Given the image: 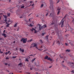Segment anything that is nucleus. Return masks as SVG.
I'll return each instance as SVG.
<instances>
[{"label":"nucleus","instance_id":"51","mask_svg":"<svg viewBox=\"0 0 74 74\" xmlns=\"http://www.w3.org/2000/svg\"><path fill=\"white\" fill-rule=\"evenodd\" d=\"M5 30H4L3 31V33H5Z\"/></svg>","mask_w":74,"mask_h":74},{"label":"nucleus","instance_id":"54","mask_svg":"<svg viewBox=\"0 0 74 74\" xmlns=\"http://www.w3.org/2000/svg\"><path fill=\"white\" fill-rule=\"evenodd\" d=\"M52 66H50L49 67V68H51V67H52Z\"/></svg>","mask_w":74,"mask_h":74},{"label":"nucleus","instance_id":"20","mask_svg":"<svg viewBox=\"0 0 74 74\" xmlns=\"http://www.w3.org/2000/svg\"><path fill=\"white\" fill-rule=\"evenodd\" d=\"M49 36V35H47L46 36V38L47 39V40H48V36Z\"/></svg>","mask_w":74,"mask_h":74},{"label":"nucleus","instance_id":"46","mask_svg":"<svg viewBox=\"0 0 74 74\" xmlns=\"http://www.w3.org/2000/svg\"><path fill=\"white\" fill-rule=\"evenodd\" d=\"M48 15V13H47V14H46V16H47Z\"/></svg>","mask_w":74,"mask_h":74},{"label":"nucleus","instance_id":"63","mask_svg":"<svg viewBox=\"0 0 74 74\" xmlns=\"http://www.w3.org/2000/svg\"><path fill=\"white\" fill-rule=\"evenodd\" d=\"M7 21L8 22H10V21L8 20V21Z\"/></svg>","mask_w":74,"mask_h":74},{"label":"nucleus","instance_id":"13","mask_svg":"<svg viewBox=\"0 0 74 74\" xmlns=\"http://www.w3.org/2000/svg\"><path fill=\"white\" fill-rule=\"evenodd\" d=\"M57 44H58V45H60V41H59V40H58V41L57 42H56Z\"/></svg>","mask_w":74,"mask_h":74},{"label":"nucleus","instance_id":"26","mask_svg":"<svg viewBox=\"0 0 74 74\" xmlns=\"http://www.w3.org/2000/svg\"><path fill=\"white\" fill-rule=\"evenodd\" d=\"M22 64L21 63H19V64H18V66H21V65H22Z\"/></svg>","mask_w":74,"mask_h":74},{"label":"nucleus","instance_id":"15","mask_svg":"<svg viewBox=\"0 0 74 74\" xmlns=\"http://www.w3.org/2000/svg\"><path fill=\"white\" fill-rule=\"evenodd\" d=\"M66 52H70V50L67 49L66 50Z\"/></svg>","mask_w":74,"mask_h":74},{"label":"nucleus","instance_id":"24","mask_svg":"<svg viewBox=\"0 0 74 74\" xmlns=\"http://www.w3.org/2000/svg\"><path fill=\"white\" fill-rule=\"evenodd\" d=\"M7 15L8 16H10V13H8Z\"/></svg>","mask_w":74,"mask_h":74},{"label":"nucleus","instance_id":"50","mask_svg":"<svg viewBox=\"0 0 74 74\" xmlns=\"http://www.w3.org/2000/svg\"><path fill=\"white\" fill-rule=\"evenodd\" d=\"M16 58V57H13V58Z\"/></svg>","mask_w":74,"mask_h":74},{"label":"nucleus","instance_id":"60","mask_svg":"<svg viewBox=\"0 0 74 74\" xmlns=\"http://www.w3.org/2000/svg\"><path fill=\"white\" fill-rule=\"evenodd\" d=\"M9 2L10 3V2H11V0H9Z\"/></svg>","mask_w":74,"mask_h":74},{"label":"nucleus","instance_id":"16","mask_svg":"<svg viewBox=\"0 0 74 74\" xmlns=\"http://www.w3.org/2000/svg\"><path fill=\"white\" fill-rule=\"evenodd\" d=\"M69 44H70V45H71V46H73V45H74L71 42H69Z\"/></svg>","mask_w":74,"mask_h":74},{"label":"nucleus","instance_id":"43","mask_svg":"<svg viewBox=\"0 0 74 74\" xmlns=\"http://www.w3.org/2000/svg\"><path fill=\"white\" fill-rule=\"evenodd\" d=\"M7 20L6 19L4 20V21H5V22H7Z\"/></svg>","mask_w":74,"mask_h":74},{"label":"nucleus","instance_id":"6","mask_svg":"<svg viewBox=\"0 0 74 74\" xmlns=\"http://www.w3.org/2000/svg\"><path fill=\"white\" fill-rule=\"evenodd\" d=\"M2 35L3 36H4L5 38V37H7V36H6V34H5L3 33L2 34Z\"/></svg>","mask_w":74,"mask_h":74},{"label":"nucleus","instance_id":"49","mask_svg":"<svg viewBox=\"0 0 74 74\" xmlns=\"http://www.w3.org/2000/svg\"><path fill=\"white\" fill-rule=\"evenodd\" d=\"M8 64L7 63H5V65H7Z\"/></svg>","mask_w":74,"mask_h":74},{"label":"nucleus","instance_id":"41","mask_svg":"<svg viewBox=\"0 0 74 74\" xmlns=\"http://www.w3.org/2000/svg\"><path fill=\"white\" fill-rule=\"evenodd\" d=\"M57 10H60V8H58Z\"/></svg>","mask_w":74,"mask_h":74},{"label":"nucleus","instance_id":"42","mask_svg":"<svg viewBox=\"0 0 74 74\" xmlns=\"http://www.w3.org/2000/svg\"><path fill=\"white\" fill-rule=\"evenodd\" d=\"M60 1V0H58L57 2V3H58Z\"/></svg>","mask_w":74,"mask_h":74},{"label":"nucleus","instance_id":"7","mask_svg":"<svg viewBox=\"0 0 74 74\" xmlns=\"http://www.w3.org/2000/svg\"><path fill=\"white\" fill-rule=\"evenodd\" d=\"M7 25H6V27H9V26H10V24H9L8 23Z\"/></svg>","mask_w":74,"mask_h":74},{"label":"nucleus","instance_id":"10","mask_svg":"<svg viewBox=\"0 0 74 74\" xmlns=\"http://www.w3.org/2000/svg\"><path fill=\"white\" fill-rule=\"evenodd\" d=\"M42 26L43 27V28H45L46 27H47V25H46V24Z\"/></svg>","mask_w":74,"mask_h":74},{"label":"nucleus","instance_id":"57","mask_svg":"<svg viewBox=\"0 0 74 74\" xmlns=\"http://www.w3.org/2000/svg\"><path fill=\"white\" fill-rule=\"evenodd\" d=\"M51 25H53V23L51 24Z\"/></svg>","mask_w":74,"mask_h":74},{"label":"nucleus","instance_id":"45","mask_svg":"<svg viewBox=\"0 0 74 74\" xmlns=\"http://www.w3.org/2000/svg\"><path fill=\"white\" fill-rule=\"evenodd\" d=\"M45 34L44 33H43L42 34V35H43V36H44Z\"/></svg>","mask_w":74,"mask_h":74},{"label":"nucleus","instance_id":"3","mask_svg":"<svg viewBox=\"0 0 74 74\" xmlns=\"http://www.w3.org/2000/svg\"><path fill=\"white\" fill-rule=\"evenodd\" d=\"M64 18H65L64 17L62 18L61 21L60 23V25L61 24V27H63V23H64V21H63V20L64 19Z\"/></svg>","mask_w":74,"mask_h":74},{"label":"nucleus","instance_id":"8","mask_svg":"<svg viewBox=\"0 0 74 74\" xmlns=\"http://www.w3.org/2000/svg\"><path fill=\"white\" fill-rule=\"evenodd\" d=\"M73 30V28H71V27H70L69 28V30L70 31H72Z\"/></svg>","mask_w":74,"mask_h":74},{"label":"nucleus","instance_id":"32","mask_svg":"<svg viewBox=\"0 0 74 74\" xmlns=\"http://www.w3.org/2000/svg\"><path fill=\"white\" fill-rule=\"evenodd\" d=\"M25 61H26L27 62H29V60H28L27 59H26Z\"/></svg>","mask_w":74,"mask_h":74},{"label":"nucleus","instance_id":"53","mask_svg":"<svg viewBox=\"0 0 74 74\" xmlns=\"http://www.w3.org/2000/svg\"><path fill=\"white\" fill-rule=\"evenodd\" d=\"M44 51H47V49H45L44 50Z\"/></svg>","mask_w":74,"mask_h":74},{"label":"nucleus","instance_id":"29","mask_svg":"<svg viewBox=\"0 0 74 74\" xmlns=\"http://www.w3.org/2000/svg\"><path fill=\"white\" fill-rule=\"evenodd\" d=\"M25 7V6H23L21 7V8H23Z\"/></svg>","mask_w":74,"mask_h":74},{"label":"nucleus","instance_id":"23","mask_svg":"<svg viewBox=\"0 0 74 74\" xmlns=\"http://www.w3.org/2000/svg\"><path fill=\"white\" fill-rule=\"evenodd\" d=\"M60 13V11H59L57 13V15H59Z\"/></svg>","mask_w":74,"mask_h":74},{"label":"nucleus","instance_id":"5","mask_svg":"<svg viewBox=\"0 0 74 74\" xmlns=\"http://www.w3.org/2000/svg\"><path fill=\"white\" fill-rule=\"evenodd\" d=\"M20 51H21V52H22L23 53L24 52V49H22H22H21V48H20Z\"/></svg>","mask_w":74,"mask_h":74},{"label":"nucleus","instance_id":"39","mask_svg":"<svg viewBox=\"0 0 74 74\" xmlns=\"http://www.w3.org/2000/svg\"><path fill=\"white\" fill-rule=\"evenodd\" d=\"M60 58H63V56H60Z\"/></svg>","mask_w":74,"mask_h":74},{"label":"nucleus","instance_id":"58","mask_svg":"<svg viewBox=\"0 0 74 74\" xmlns=\"http://www.w3.org/2000/svg\"><path fill=\"white\" fill-rule=\"evenodd\" d=\"M19 28H18L17 30V31H18V30H19Z\"/></svg>","mask_w":74,"mask_h":74},{"label":"nucleus","instance_id":"48","mask_svg":"<svg viewBox=\"0 0 74 74\" xmlns=\"http://www.w3.org/2000/svg\"><path fill=\"white\" fill-rule=\"evenodd\" d=\"M67 15H66L64 16V18H65L66 17V16H67Z\"/></svg>","mask_w":74,"mask_h":74},{"label":"nucleus","instance_id":"33","mask_svg":"<svg viewBox=\"0 0 74 74\" xmlns=\"http://www.w3.org/2000/svg\"><path fill=\"white\" fill-rule=\"evenodd\" d=\"M38 50L39 51H42V50H43V49H38Z\"/></svg>","mask_w":74,"mask_h":74},{"label":"nucleus","instance_id":"37","mask_svg":"<svg viewBox=\"0 0 74 74\" xmlns=\"http://www.w3.org/2000/svg\"><path fill=\"white\" fill-rule=\"evenodd\" d=\"M9 58H8V57H7L6 58V60H8L9 59Z\"/></svg>","mask_w":74,"mask_h":74},{"label":"nucleus","instance_id":"19","mask_svg":"<svg viewBox=\"0 0 74 74\" xmlns=\"http://www.w3.org/2000/svg\"><path fill=\"white\" fill-rule=\"evenodd\" d=\"M17 23H18L15 24L14 25V27H16V26L17 25Z\"/></svg>","mask_w":74,"mask_h":74},{"label":"nucleus","instance_id":"25","mask_svg":"<svg viewBox=\"0 0 74 74\" xmlns=\"http://www.w3.org/2000/svg\"><path fill=\"white\" fill-rule=\"evenodd\" d=\"M31 26L32 27V26H33V25H32V24H30V25H29L28 26Z\"/></svg>","mask_w":74,"mask_h":74},{"label":"nucleus","instance_id":"40","mask_svg":"<svg viewBox=\"0 0 74 74\" xmlns=\"http://www.w3.org/2000/svg\"><path fill=\"white\" fill-rule=\"evenodd\" d=\"M71 73H74V71H71Z\"/></svg>","mask_w":74,"mask_h":74},{"label":"nucleus","instance_id":"38","mask_svg":"<svg viewBox=\"0 0 74 74\" xmlns=\"http://www.w3.org/2000/svg\"><path fill=\"white\" fill-rule=\"evenodd\" d=\"M38 25V26H39V28H40L41 27V25H40V24H39Z\"/></svg>","mask_w":74,"mask_h":74},{"label":"nucleus","instance_id":"22","mask_svg":"<svg viewBox=\"0 0 74 74\" xmlns=\"http://www.w3.org/2000/svg\"><path fill=\"white\" fill-rule=\"evenodd\" d=\"M43 6H44V5H43V4H42L40 6V7L42 8L43 7Z\"/></svg>","mask_w":74,"mask_h":74},{"label":"nucleus","instance_id":"28","mask_svg":"<svg viewBox=\"0 0 74 74\" xmlns=\"http://www.w3.org/2000/svg\"><path fill=\"white\" fill-rule=\"evenodd\" d=\"M36 55V54H35L34 55H32V54H31V55H29V56H34V55Z\"/></svg>","mask_w":74,"mask_h":74},{"label":"nucleus","instance_id":"34","mask_svg":"<svg viewBox=\"0 0 74 74\" xmlns=\"http://www.w3.org/2000/svg\"><path fill=\"white\" fill-rule=\"evenodd\" d=\"M35 32H34V33H37V31L36 30V29H35V30H34Z\"/></svg>","mask_w":74,"mask_h":74},{"label":"nucleus","instance_id":"30","mask_svg":"<svg viewBox=\"0 0 74 74\" xmlns=\"http://www.w3.org/2000/svg\"><path fill=\"white\" fill-rule=\"evenodd\" d=\"M0 51L1 53H3V52L1 51V49H0Z\"/></svg>","mask_w":74,"mask_h":74},{"label":"nucleus","instance_id":"62","mask_svg":"<svg viewBox=\"0 0 74 74\" xmlns=\"http://www.w3.org/2000/svg\"><path fill=\"white\" fill-rule=\"evenodd\" d=\"M15 41H14V42H13V43H14V44H15Z\"/></svg>","mask_w":74,"mask_h":74},{"label":"nucleus","instance_id":"12","mask_svg":"<svg viewBox=\"0 0 74 74\" xmlns=\"http://www.w3.org/2000/svg\"><path fill=\"white\" fill-rule=\"evenodd\" d=\"M30 30L32 32H33L34 30H35V29H34V28H32V29H30Z\"/></svg>","mask_w":74,"mask_h":74},{"label":"nucleus","instance_id":"17","mask_svg":"<svg viewBox=\"0 0 74 74\" xmlns=\"http://www.w3.org/2000/svg\"><path fill=\"white\" fill-rule=\"evenodd\" d=\"M36 58H35L33 59H32V62H33L35 60H36Z\"/></svg>","mask_w":74,"mask_h":74},{"label":"nucleus","instance_id":"11","mask_svg":"<svg viewBox=\"0 0 74 74\" xmlns=\"http://www.w3.org/2000/svg\"><path fill=\"white\" fill-rule=\"evenodd\" d=\"M34 45L33 46V47H36V46H37V45L35 43H34Z\"/></svg>","mask_w":74,"mask_h":74},{"label":"nucleus","instance_id":"52","mask_svg":"<svg viewBox=\"0 0 74 74\" xmlns=\"http://www.w3.org/2000/svg\"><path fill=\"white\" fill-rule=\"evenodd\" d=\"M50 2H52V0H50Z\"/></svg>","mask_w":74,"mask_h":74},{"label":"nucleus","instance_id":"64","mask_svg":"<svg viewBox=\"0 0 74 74\" xmlns=\"http://www.w3.org/2000/svg\"><path fill=\"white\" fill-rule=\"evenodd\" d=\"M36 17H38V15H37Z\"/></svg>","mask_w":74,"mask_h":74},{"label":"nucleus","instance_id":"61","mask_svg":"<svg viewBox=\"0 0 74 74\" xmlns=\"http://www.w3.org/2000/svg\"><path fill=\"white\" fill-rule=\"evenodd\" d=\"M30 69V70H33V69H32V68H31Z\"/></svg>","mask_w":74,"mask_h":74},{"label":"nucleus","instance_id":"18","mask_svg":"<svg viewBox=\"0 0 74 74\" xmlns=\"http://www.w3.org/2000/svg\"><path fill=\"white\" fill-rule=\"evenodd\" d=\"M40 42L41 43H43V41H42V40H40Z\"/></svg>","mask_w":74,"mask_h":74},{"label":"nucleus","instance_id":"56","mask_svg":"<svg viewBox=\"0 0 74 74\" xmlns=\"http://www.w3.org/2000/svg\"><path fill=\"white\" fill-rule=\"evenodd\" d=\"M2 40V38H0V40Z\"/></svg>","mask_w":74,"mask_h":74},{"label":"nucleus","instance_id":"4","mask_svg":"<svg viewBox=\"0 0 74 74\" xmlns=\"http://www.w3.org/2000/svg\"><path fill=\"white\" fill-rule=\"evenodd\" d=\"M10 51H9L8 52H6L5 53V55H8V54H9V53H10Z\"/></svg>","mask_w":74,"mask_h":74},{"label":"nucleus","instance_id":"9","mask_svg":"<svg viewBox=\"0 0 74 74\" xmlns=\"http://www.w3.org/2000/svg\"><path fill=\"white\" fill-rule=\"evenodd\" d=\"M43 28H44V27H43V26H42L41 27L39 28L40 30H42V29H43Z\"/></svg>","mask_w":74,"mask_h":74},{"label":"nucleus","instance_id":"14","mask_svg":"<svg viewBox=\"0 0 74 74\" xmlns=\"http://www.w3.org/2000/svg\"><path fill=\"white\" fill-rule=\"evenodd\" d=\"M3 16L4 18H5V19H7V16H6V15L5 16L4 15H3Z\"/></svg>","mask_w":74,"mask_h":74},{"label":"nucleus","instance_id":"1","mask_svg":"<svg viewBox=\"0 0 74 74\" xmlns=\"http://www.w3.org/2000/svg\"><path fill=\"white\" fill-rule=\"evenodd\" d=\"M45 59H47L48 60H50L51 62L52 61V59L50 57L48 58V56H46L45 58Z\"/></svg>","mask_w":74,"mask_h":74},{"label":"nucleus","instance_id":"21","mask_svg":"<svg viewBox=\"0 0 74 74\" xmlns=\"http://www.w3.org/2000/svg\"><path fill=\"white\" fill-rule=\"evenodd\" d=\"M62 65L64 67H66V66H65V65H64V64H62Z\"/></svg>","mask_w":74,"mask_h":74},{"label":"nucleus","instance_id":"44","mask_svg":"<svg viewBox=\"0 0 74 74\" xmlns=\"http://www.w3.org/2000/svg\"><path fill=\"white\" fill-rule=\"evenodd\" d=\"M36 47V48H37V49H38V48H37V46H36V47Z\"/></svg>","mask_w":74,"mask_h":74},{"label":"nucleus","instance_id":"59","mask_svg":"<svg viewBox=\"0 0 74 74\" xmlns=\"http://www.w3.org/2000/svg\"><path fill=\"white\" fill-rule=\"evenodd\" d=\"M33 5H34V4H33L32 5V7H33Z\"/></svg>","mask_w":74,"mask_h":74},{"label":"nucleus","instance_id":"31","mask_svg":"<svg viewBox=\"0 0 74 74\" xmlns=\"http://www.w3.org/2000/svg\"><path fill=\"white\" fill-rule=\"evenodd\" d=\"M44 48V49H45V46H42V48Z\"/></svg>","mask_w":74,"mask_h":74},{"label":"nucleus","instance_id":"27","mask_svg":"<svg viewBox=\"0 0 74 74\" xmlns=\"http://www.w3.org/2000/svg\"><path fill=\"white\" fill-rule=\"evenodd\" d=\"M29 42H32V39H31L30 40L28 41Z\"/></svg>","mask_w":74,"mask_h":74},{"label":"nucleus","instance_id":"47","mask_svg":"<svg viewBox=\"0 0 74 74\" xmlns=\"http://www.w3.org/2000/svg\"><path fill=\"white\" fill-rule=\"evenodd\" d=\"M40 47L41 48V49L42 48V46H41V47Z\"/></svg>","mask_w":74,"mask_h":74},{"label":"nucleus","instance_id":"36","mask_svg":"<svg viewBox=\"0 0 74 74\" xmlns=\"http://www.w3.org/2000/svg\"><path fill=\"white\" fill-rule=\"evenodd\" d=\"M65 44V45H66V46H67V45H68V44H67V43H66Z\"/></svg>","mask_w":74,"mask_h":74},{"label":"nucleus","instance_id":"2","mask_svg":"<svg viewBox=\"0 0 74 74\" xmlns=\"http://www.w3.org/2000/svg\"><path fill=\"white\" fill-rule=\"evenodd\" d=\"M27 41V39L25 38H21V42H22V41H23V43H26V41Z\"/></svg>","mask_w":74,"mask_h":74},{"label":"nucleus","instance_id":"55","mask_svg":"<svg viewBox=\"0 0 74 74\" xmlns=\"http://www.w3.org/2000/svg\"><path fill=\"white\" fill-rule=\"evenodd\" d=\"M27 74H30V73H27Z\"/></svg>","mask_w":74,"mask_h":74},{"label":"nucleus","instance_id":"35","mask_svg":"<svg viewBox=\"0 0 74 74\" xmlns=\"http://www.w3.org/2000/svg\"><path fill=\"white\" fill-rule=\"evenodd\" d=\"M63 58H64V59H65V60H66V57L64 56Z\"/></svg>","mask_w":74,"mask_h":74}]
</instances>
